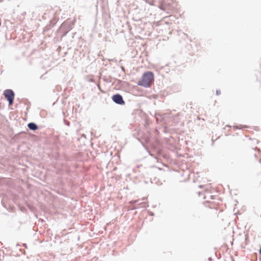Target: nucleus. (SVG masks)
<instances>
[{"instance_id": "nucleus-1", "label": "nucleus", "mask_w": 261, "mask_h": 261, "mask_svg": "<svg viewBox=\"0 0 261 261\" xmlns=\"http://www.w3.org/2000/svg\"><path fill=\"white\" fill-rule=\"evenodd\" d=\"M154 77L153 72L151 71L145 72L138 82V85L144 88H149L154 82Z\"/></svg>"}, {"instance_id": "nucleus-2", "label": "nucleus", "mask_w": 261, "mask_h": 261, "mask_svg": "<svg viewBox=\"0 0 261 261\" xmlns=\"http://www.w3.org/2000/svg\"><path fill=\"white\" fill-rule=\"evenodd\" d=\"M4 95L8 102L9 106H11L13 104L15 93L12 89H6L4 91Z\"/></svg>"}, {"instance_id": "nucleus-3", "label": "nucleus", "mask_w": 261, "mask_h": 261, "mask_svg": "<svg viewBox=\"0 0 261 261\" xmlns=\"http://www.w3.org/2000/svg\"><path fill=\"white\" fill-rule=\"evenodd\" d=\"M112 100L117 105L123 106L125 104V101L124 100L122 96L119 93L114 94L112 96Z\"/></svg>"}, {"instance_id": "nucleus-4", "label": "nucleus", "mask_w": 261, "mask_h": 261, "mask_svg": "<svg viewBox=\"0 0 261 261\" xmlns=\"http://www.w3.org/2000/svg\"><path fill=\"white\" fill-rule=\"evenodd\" d=\"M28 127L31 130L35 131L38 129V125L35 122H30L28 124Z\"/></svg>"}, {"instance_id": "nucleus-5", "label": "nucleus", "mask_w": 261, "mask_h": 261, "mask_svg": "<svg viewBox=\"0 0 261 261\" xmlns=\"http://www.w3.org/2000/svg\"><path fill=\"white\" fill-rule=\"evenodd\" d=\"M64 122L65 125L67 126H70V123L69 121L66 120L65 119H64Z\"/></svg>"}, {"instance_id": "nucleus-6", "label": "nucleus", "mask_w": 261, "mask_h": 261, "mask_svg": "<svg viewBox=\"0 0 261 261\" xmlns=\"http://www.w3.org/2000/svg\"><path fill=\"white\" fill-rule=\"evenodd\" d=\"M220 93H221V91H220V90H219V89H217V90H216V95H220Z\"/></svg>"}, {"instance_id": "nucleus-7", "label": "nucleus", "mask_w": 261, "mask_h": 261, "mask_svg": "<svg viewBox=\"0 0 261 261\" xmlns=\"http://www.w3.org/2000/svg\"><path fill=\"white\" fill-rule=\"evenodd\" d=\"M68 33V31H66L65 32H64L62 35H61V38L65 36L66 35V34Z\"/></svg>"}, {"instance_id": "nucleus-8", "label": "nucleus", "mask_w": 261, "mask_h": 261, "mask_svg": "<svg viewBox=\"0 0 261 261\" xmlns=\"http://www.w3.org/2000/svg\"><path fill=\"white\" fill-rule=\"evenodd\" d=\"M233 128H234V129H239V127H238V126H237V125H234V126H233Z\"/></svg>"}, {"instance_id": "nucleus-9", "label": "nucleus", "mask_w": 261, "mask_h": 261, "mask_svg": "<svg viewBox=\"0 0 261 261\" xmlns=\"http://www.w3.org/2000/svg\"><path fill=\"white\" fill-rule=\"evenodd\" d=\"M240 126L242 127H244V128H247L248 127L247 125H240Z\"/></svg>"}, {"instance_id": "nucleus-10", "label": "nucleus", "mask_w": 261, "mask_h": 261, "mask_svg": "<svg viewBox=\"0 0 261 261\" xmlns=\"http://www.w3.org/2000/svg\"><path fill=\"white\" fill-rule=\"evenodd\" d=\"M25 14H26V12H23L22 13V15H23V16L25 15Z\"/></svg>"}, {"instance_id": "nucleus-11", "label": "nucleus", "mask_w": 261, "mask_h": 261, "mask_svg": "<svg viewBox=\"0 0 261 261\" xmlns=\"http://www.w3.org/2000/svg\"><path fill=\"white\" fill-rule=\"evenodd\" d=\"M121 69H122L123 71H124V70H125V69H124V67H123V66H121Z\"/></svg>"}, {"instance_id": "nucleus-12", "label": "nucleus", "mask_w": 261, "mask_h": 261, "mask_svg": "<svg viewBox=\"0 0 261 261\" xmlns=\"http://www.w3.org/2000/svg\"><path fill=\"white\" fill-rule=\"evenodd\" d=\"M259 254L261 255V246L259 248Z\"/></svg>"}, {"instance_id": "nucleus-13", "label": "nucleus", "mask_w": 261, "mask_h": 261, "mask_svg": "<svg viewBox=\"0 0 261 261\" xmlns=\"http://www.w3.org/2000/svg\"><path fill=\"white\" fill-rule=\"evenodd\" d=\"M76 34V33H74L73 34V35L72 36V38H74V36Z\"/></svg>"}, {"instance_id": "nucleus-14", "label": "nucleus", "mask_w": 261, "mask_h": 261, "mask_svg": "<svg viewBox=\"0 0 261 261\" xmlns=\"http://www.w3.org/2000/svg\"><path fill=\"white\" fill-rule=\"evenodd\" d=\"M199 188H202V185H200V186H199Z\"/></svg>"}, {"instance_id": "nucleus-15", "label": "nucleus", "mask_w": 261, "mask_h": 261, "mask_svg": "<svg viewBox=\"0 0 261 261\" xmlns=\"http://www.w3.org/2000/svg\"><path fill=\"white\" fill-rule=\"evenodd\" d=\"M132 203H135V202H136V201H132Z\"/></svg>"}, {"instance_id": "nucleus-16", "label": "nucleus", "mask_w": 261, "mask_h": 261, "mask_svg": "<svg viewBox=\"0 0 261 261\" xmlns=\"http://www.w3.org/2000/svg\"><path fill=\"white\" fill-rule=\"evenodd\" d=\"M136 207H133L132 209L134 210V209H136Z\"/></svg>"}, {"instance_id": "nucleus-17", "label": "nucleus", "mask_w": 261, "mask_h": 261, "mask_svg": "<svg viewBox=\"0 0 261 261\" xmlns=\"http://www.w3.org/2000/svg\"><path fill=\"white\" fill-rule=\"evenodd\" d=\"M227 127H230V125H226Z\"/></svg>"}, {"instance_id": "nucleus-18", "label": "nucleus", "mask_w": 261, "mask_h": 261, "mask_svg": "<svg viewBox=\"0 0 261 261\" xmlns=\"http://www.w3.org/2000/svg\"><path fill=\"white\" fill-rule=\"evenodd\" d=\"M24 247H26V244H24Z\"/></svg>"}]
</instances>
